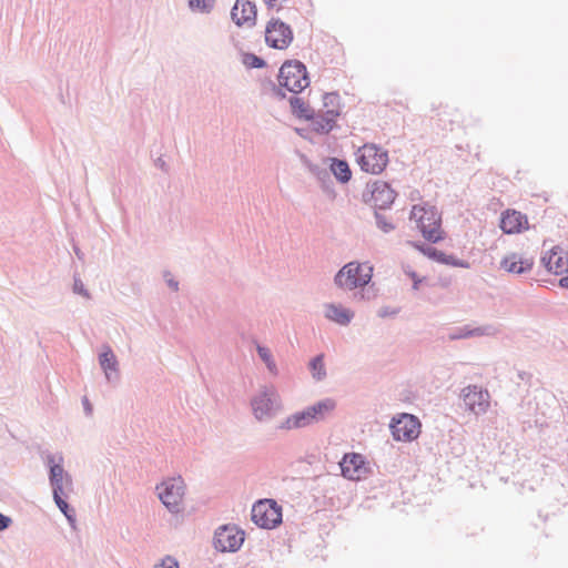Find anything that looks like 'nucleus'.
<instances>
[{"mask_svg": "<svg viewBox=\"0 0 568 568\" xmlns=\"http://www.w3.org/2000/svg\"><path fill=\"white\" fill-rule=\"evenodd\" d=\"M373 267L356 261L346 263L334 276V284L343 291L364 288L372 281Z\"/></svg>", "mask_w": 568, "mask_h": 568, "instance_id": "1", "label": "nucleus"}, {"mask_svg": "<svg viewBox=\"0 0 568 568\" xmlns=\"http://www.w3.org/2000/svg\"><path fill=\"white\" fill-rule=\"evenodd\" d=\"M278 82L288 92H302L311 83L306 65L300 60H286L280 68Z\"/></svg>", "mask_w": 568, "mask_h": 568, "instance_id": "2", "label": "nucleus"}, {"mask_svg": "<svg viewBox=\"0 0 568 568\" xmlns=\"http://www.w3.org/2000/svg\"><path fill=\"white\" fill-rule=\"evenodd\" d=\"M251 519L260 528H276L282 523V507L273 499L257 500L252 507Z\"/></svg>", "mask_w": 568, "mask_h": 568, "instance_id": "3", "label": "nucleus"}, {"mask_svg": "<svg viewBox=\"0 0 568 568\" xmlns=\"http://www.w3.org/2000/svg\"><path fill=\"white\" fill-rule=\"evenodd\" d=\"M357 163L363 171L379 174L387 166L388 153L374 143L365 144L359 150Z\"/></svg>", "mask_w": 568, "mask_h": 568, "instance_id": "4", "label": "nucleus"}, {"mask_svg": "<svg viewBox=\"0 0 568 568\" xmlns=\"http://www.w3.org/2000/svg\"><path fill=\"white\" fill-rule=\"evenodd\" d=\"M184 490L185 485L181 477L170 478L156 486L160 500L172 514L180 513Z\"/></svg>", "mask_w": 568, "mask_h": 568, "instance_id": "5", "label": "nucleus"}, {"mask_svg": "<svg viewBox=\"0 0 568 568\" xmlns=\"http://www.w3.org/2000/svg\"><path fill=\"white\" fill-rule=\"evenodd\" d=\"M396 197V192L384 181L367 183L363 192V201L372 204L375 210H387L392 206Z\"/></svg>", "mask_w": 568, "mask_h": 568, "instance_id": "6", "label": "nucleus"}, {"mask_svg": "<svg viewBox=\"0 0 568 568\" xmlns=\"http://www.w3.org/2000/svg\"><path fill=\"white\" fill-rule=\"evenodd\" d=\"M245 540V532L235 525H223L214 534V547L221 552H236Z\"/></svg>", "mask_w": 568, "mask_h": 568, "instance_id": "7", "label": "nucleus"}, {"mask_svg": "<svg viewBox=\"0 0 568 568\" xmlns=\"http://www.w3.org/2000/svg\"><path fill=\"white\" fill-rule=\"evenodd\" d=\"M292 28L278 18H272L265 28V42L270 48L284 50L293 41Z\"/></svg>", "mask_w": 568, "mask_h": 568, "instance_id": "8", "label": "nucleus"}, {"mask_svg": "<svg viewBox=\"0 0 568 568\" xmlns=\"http://www.w3.org/2000/svg\"><path fill=\"white\" fill-rule=\"evenodd\" d=\"M389 428L395 440L412 442L420 433V422L416 416L404 413L398 418L392 419Z\"/></svg>", "mask_w": 568, "mask_h": 568, "instance_id": "9", "label": "nucleus"}, {"mask_svg": "<svg viewBox=\"0 0 568 568\" xmlns=\"http://www.w3.org/2000/svg\"><path fill=\"white\" fill-rule=\"evenodd\" d=\"M466 408L475 415L485 414L489 407L490 395L487 389L478 385H468L460 394Z\"/></svg>", "mask_w": 568, "mask_h": 568, "instance_id": "10", "label": "nucleus"}, {"mask_svg": "<svg viewBox=\"0 0 568 568\" xmlns=\"http://www.w3.org/2000/svg\"><path fill=\"white\" fill-rule=\"evenodd\" d=\"M63 456L60 453H48L44 463L49 469V481L53 491H63V478L70 480V476L63 468Z\"/></svg>", "mask_w": 568, "mask_h": 568, "instance_id": "11", "label": "nucleus"}, {"mask_svg": "<svg viewBox=\"0 0 568 568\" xmlns=\"http://www.w3.org/2000/svg\"><path fill=\"white\" fill-rule=\"evenodd\" d=\"M257 9L250 0H236L231 9V19L237 26L247 24L253 27L256 23Z\"/></svg>", "mask_w": 568, "mask_h": 568, "instance_id": "12", "label": "nucleus"}, {"mask_svg": "<svg viewBox=\"0 0 568 568\" xmlns=\"http://www.w3.org/2000/svg\"><path fill=\"white\" fill-rule=\"evenodd\" d=\"M275 393L267 388L261 390L251 400L253 414L256 419L263 420L265 417H271L275 407Z\"/></svg>", "mask_w": 568, "mask_h": 568, "instance_id": "13", "label": "nucleus"}, {"mask_svg": "<svg viewBox=\"0 0 568 568\" xmlns=\"http://www.w3.org/2000/svg\"><path fill=\"white\" fill-rule=\"evenodd\" d=\"M499 227L505 234L521 233L528 229V219L525 214L508 209L501 213Z\"/></svg>", "mask_w": 568, "mask_h": 568, "instance_id": "14", "label": "nucleus"}, {"mask_svg": "<svg viewBox=\"0 0 568 568\" xmlns=\"http://www.w3.org/2000/svg\"><path fill=\"white\" fill-rule=\"evenodd\" d=\"M534 258L519 253H510L500 261V267L508 273L521 275L530 272L534 266Z\"/></svg>", "mask_w": 568, "mask_h": 568, "instance_id": "15", "label": "nucleus"}, {"mask_svg": "<svg viewBox=\"0 0 568 568\" xmlns=\"http://www.w3.org/2000/svg\"><path fill=\"white\" fill-rule=\"evenodd\" d=\"M564 250L556 245L549 250L542 257L541 264L549 273L556 275L568 272V256L564 257Z\"/></svg>", "mask_w": 568, "mask_h": 568, "instance_id": "16", "label": "nucleus"}, {"mask_svg": "<svg viewBox=\"0 0 568 568\" xmlns=\"http://www.w3.org/2000/svg\"><path fill=\"white\" fill-rule=\"evenodd\" d=\"M339 115V110L328 109L321 114L314 112L313 118L310 120L313 125V130L320 134L329 133L336 123V119Z\"/></svg>", "mask_w": 568, "mask_h": 568, "instance_id": "17", "label": "nucleus"}, {"mask_svg": "<svg viewBox=\"0 0 568 568\" xmlns=\"http://www.w3.org/2000/svg\"><path fill=\"white\" fill-rule=\"evenodd\" d=\"M364 465L365 458L363 455L357 453L345 455L341 463L342 474L346 478L358 479L361 477Z\"/></svg>", "mask_w": 568, "mask_h": 568, "instance_id": "18", "label": "nucleus"}, {"mask_svg": "<svg viewBox=\"0 0 568 568\" xmlns=\"http://www.w3.org/2000/svg\"><path fill=\"white\" fill-rule=\"evenodd\" d=\"M325 307V317L341 326H347L354 318V312L341 304L327 303Z\"/></svg>", "mask_w": 568, "mask_h": 568, "instance_id": "19", "label": "nucleus"}, {"mask_svg": "<svg viewBox=\"0 0 568 568\" xmlns=\"http://www.w3.org/2000/svg\"><path fill=\"white\" fill-rule=\"evenodd\" d=\"M306 166L308 171L317 179L322 190L328 196H335L334 183L332 174L324 164H315L307 162Z\"/></svg>", "mask_w": 568, "mask_h": 568, "instance_id": "20", "label": "nucleus"}, {"mask_svg": "<svg viewBox=\"0 0 568 568\" xmlns=\"http://www.w3.org/2000/svg\"><path fill=\"white\" fill-rule=\"evenodd\" d=\"M306 166L308 171L317 179L322 190L328 196H335L334 183L332 174L324 164H315L307 162Z\"/></svg>", "mask_w": 568, "mask_h": 568, "instance_id": "21", "label": "nucleus"}, {"mask_svg": "<svg viewBox=\"0 0 568 568\" xmlns=\"http://www.w3.org/2000/svg\"><path fill=\"white\" fill-rule=\"evenodd\" d=\"M99 364L109 382L118 377V359L110 346H104L99 354Z\"/></svg>", "mask_w": 568, "mask_h": 568, "instance_id": "22", "label": "nucleus"}, {"mask_svg": "<svg viewBox=\"0 0 568 568\" xmlns=\"http://www.w3.org/2000/svg\"><path fill=\"white\" fill-rule=\"evenodd\" d=\"M335 408L336 402L333 398H324L306 407L313 424L324 420Z\"/></svg>", "mask_w": 568, "mask_h": 568, "instance_id": "23", "label": "nucleus"}, {"mask_svg": "<svg viewBox=\"0 0 568 568\" xmlns=\"http://www.w3.org/2000/svg\"><path fill=\"white\" fill-rule=\"evenodd\" d=\"M313 425L306 408L290 415L280 426L281 429H298Z\"/></svg>", "mask_w": 568, "mask_h": 568, "instance_id": "24", "label": "nucleus"}, {"mask_svg": "<svg viewBox=\"0 0 568 568\" xmlns=\"http://www.w3.org/2000/svg\"><path fill=\"white\" fill-rule=\"evenodd\" d=\"M329 161L331 164L327 170L331 174H333L339 183H347L352 179V171L347 161L337 158H332Z\"/></svg>", "mask_w": 568, "mask_h": 568, "instance_id": "25", "label": "nucleus"}, {"mask_svg": "<svg viewBox=\"0 0 568 568\" xmlns=\"http://www.w3.org/2000/svg\"><path fill=\"white\" fill-rule=\"evenodd\" d=\"M291 112L294 116L301 120H311L314 115V110L304 102L302 98L293 95L288 99Z\"/></svg>", "mask_w": 568, "mask_h": 568, "instance_id": "26", "label": "nucleus"}, {"mask_svg": "<svg viewBox=\"0 0 568 568\" xmlns=\"http://www.w3.org/2000/svg\"><path fill=\"white\" fill-rule=\"evenodd\" d=\"M308 369L316 382L325 379L327 373L324 364V354H317L308 363Z\"/></svg>", "mask_w": 568, "mask_h": 568, "instance_id": "27", "label": "nucleus"}, {"mask_svg": "<svg viewBox=\"0 0 568 568\" xmlns=\"http://www.w3.org/2000/svg\"><path fill=\"white\" fill-rule=\"evenodd\" d=\"M413 246L416 250H418L423 255H425L426 257H428L432 261H435L439 264L445 262V252H443L432 245H427V244L420 243V242H414Z\"/></svg>", "mask_w": 568, "mask_h": 568, "instance_id": "28", "label": "nucleus"}, {"mask_svg": "<svg viewBox=\"0 0 568 568\" xmlns=\"http://www.w3.org/2000/svg\"><path fill=\"white\" fill-rule=\"evenodd\" d=\"M422 211H423V214L419 216V219L417 221L418 229L423 227V226L430 227L433 225L442 226V217L438 214V211L436 210V207H429L428 210H422Z\"/></svg>", "mask_w": 568, "mask_h": 568, "instance_id": "29", "label": "nucleus"}, {"mask_svg": "<svg viewBox=\"0 0 568 568\" xmlns=\"http://www.w3.org/2000/svg\"><path fill=\"white\" fill-rule=\"evenodd\" d=\"M63 491H53V500L60 511L65 516L68 521L73 525L75 523L74 509L62 498Z\"/></svg>", "mask_w": 568, "mask_h": 568, "instance_id": "30", "label": "nucleus"}, {"mask_svg": "<svg viewBox=\"0 0 568 568\" xmlns=\"http://www.w3.org/2000/svg\"><path fill=\"white\" fill-rule=\"evenodd\" d=\"M419 231L423 237L430 243H438L443 241L445 237L444 231L440 229V226L437 225H433L430 227L423 226L419 227Z\"/></svg>", "mask_w": 568, "mask_h": 568, "instance_id": "31", "label": "nucleus"}, {"mask_svg": "<svg viewBox=\"0 0 568 568\" xmlns=\"http://www.w3.org/2000/svg\"><path fill=\"white\" fill-rule=\"evenodd\" d=\"M256 352H257V355L260 356V358L262 359V362L266 365L270 373H272L274 375L277 374V366H276L275 361L273 359L271 351L267 347L257 344Z\"/></svg>", "mask_w": 568, "mask_h": 568, "instance_id": "32", "label": "nucleus"}, {"mask_svg": "<svg viewBox=\"0 0 568 568\" xmlns=\"http://www.w3.org/2000/svg\"><path fill=\"white\" fill-rule=\"evenodd\" d=\"M242 63L247 69H262L266 67V61L252 52H245L242 54Z\"/></svg>", "mask_w": 568, "mask_h": 568, "instance_id": "33", "label": "nucleus"}, {"mask_svg": "<svg viewBox=\"0 0 568 568\" xmlns=\"http://www.w3.org/2000/svg\"><path fill=\"white\" fill-rule=\"evenodd\" d=\"M189 8L194 12L210 13L215 4V0H187Z\"/></svg>", "mask_w": 568, "mask_h": 568, "instance_id": "34", "label": "nucleus"}, {"mask_svg": "<svg viewBox=\"0 0 568 568\" xmlns=\"http://www.w3.org/2000/svg\"><path fill=\"white\" fill-rule=\"evenodd\" d=\"M498 333V329L493 324H486L483 326L470 325V337H480V336H494Z\"/></svg>", "mask_w": 568, "mask_h": 568, "instance_id": "35", "label": "nucleus"}, {"mask_svg": "<svg viewBox=\"0 0 568 568\" xmlns=\"http://www.w3.org/2000/svg\"><path fill=\"white\" fill-rule=\"evenodd\" d=\"M449 341H457L470 337V325H464L459 327H455L450 331L448 335Z\"/></svg>", "mask_w": 568, "mask_h": 568, "instance_id": "36", "label": "nucleus"}, {"mask_svg": "<svg viewBox=\"0 0 568 568\" xmlns=\"http://www.w3.org/2000/svg\"><path fill=\"white\" fill-rule=\"evenodd\" d=\"M374 216L376 220V226L384 233H389L395 229V225L392 222L387 221L385 215L381 214L378 210H375Z\"/></svg>", "mask_w": 568, "mask_h": 568, "instance_id": "37", "label": "nucleus"}, {"mask_svg": "<svg viewBox=\"0 0 568 568\" xmlns=\"http://www.w3.org/2000/svg\"><path fill=\"white\" fill-rule=\"evenodd\" d=\"M442 264L449 265L453 267H462V268L470 267V263L468 261L458 258L454 254H447V253H445V262H443Z\"/></svg>", "mask_w": 568, "mask_h": 568, "instance_id": "38", "label": "nucleus"}, {"mask_svg": "<svg viewBox=\"0 0 568 568\" xmlns=\"http://www.w3.org/2000/svg\"><path fill=\"white\" fill-rule=\"evenodd\" d=\"M339 100H341V97L337 92H328V93H325L323 97V104L326 108V110H328V109L338 110Z\"/></svg>", "mask_w": 568, "mask_h": 568, "instance_id": "39", "label": "nucleus"}, {"mask_svg": "<svg viewBox=\"0 0 568 568\" xmlns=\"http://www.w3.org/2000/svg\"><path fill=\"white\" fill-rule=\"evenodd\" d=\"M73 292L75 294L82 295L87 298L90 297L89 291L84 287V284L82 283V281L79 277H74Z\"/></svg>", "mask_w": 568, "mask_h": 568, "instance_id": "40", "label": "nucleus"}, {"mask_svg": "<svg viewBox=\"0 0 568 568\" xmlns=\"http://www.w3.org/2000/svg\"><path fill=\"white\" fill-rule=\"evenodd\" d=\"M399 308L390 307V306H383L378 310L377 315L382 318L386 317H394L399 313Z\"/></svg>", "mask_w": 568, "mask_h": 568, "instance_id": "41", "label": "nucleus"}, {"mask_svg": "<svg viewBox=\"0 0 568 568\" xmlns=\"http://www.w3.org/2000/svg\"><path fill=\"white\" fill-rule=\"evenodd\" d=\"M270 85H271V89H272V92H273V95L278 99V100H284L286 98V93L284 91V87H281V84L278 83V85H276L273 81H268Z\"/></svg>", "mask_w": 568, "mask_h": 568, "instance_id": "42", "label": "nucleus"}, {"mask_svg": "<svg viewBox=\"0 0 568 568\" xmlns=\"http://www.w3.org/2000/svg\"><path fill=\"white\" fill-rule=\"evenodd\" d=\"M12 524V518L8 515L0 513V532L8 529Z\"/></svg>", "mask_w": 568, "mask_h": 568, "instance_id": "43", "label": "nucleus"}, {"mask_svg": "<svg viewBox=\"0 0 568 568\" xmlns=\"http://www.w3.org/2000/svg\"><path fill=\"white\" fill-rule=\"evenodd\" d=\"M162 568H179V562L171 556H166L161 564Z\"/></svg>", "mask_w": 568, "mask_h": 568, "instance_id": "44", "label": "nucleus"}, {"mask_svg": "<svg viewBox=\"0 0 568 568\" xmlns=\"http://www.w3.org/2000/svg\"><path fill=\"white\" fill-rule=\"evenodd\" d=\"M169 276H170V272H165L164 273V277H165L168 286L171 290H173V291H178L179 290V282L175 278L169 277Z\"/></svg>", "mask_w": 568, "mask_h": 568, "instance_id": "45", "label": "nucleus"}, {"mask_svg": "<svg viewBox=\"0 0 568 568\" xmlns=\"http://www.w3.org/2000/svg\"><path fill=\"white\" fill-rule=\"evenodd\" d=\"M154 164L156 168L161 169L162 171L168 170L166 163L161 156L154 161Z\"/></svg>", "mask_w": 568, "mask_h": 568, "instance_id": "46", "label": "nucleus"}, {"mask_svg": "<svg viewBox=\"0 0 568 568\" xmlns=\"http://www.w3.org/2000/svg\"><path fill=\"white\" fill-rule=\"evenodd\" d=\"M410 277L413 278V288L418 290L419 283L422 280L417 276L416 272L410 273Z\"/></svg>", "mask_w": 568, "mask_h": 568, "instance_id": "47", "label": "nucleus"}, {"mask_svg": "<svg viewBox=\"0 0 568 568\" xmlns=\"http://www.w3.org/2000/svg\"><path fill=\"white\" fill-rule=\"evenodd\" d=\"M559 286L562 288H568V275L559 280Z\"/></svg>", "mask_w": 568, "mask_h": 568, "instance_id": "48", "label": "nucleus"}, {"mask_svg": "<svg viewBox=\"0 0 568 568\" xmlns=\"http://www.w3.org/2000/svg\"><path fill=\"white\" fill-rule=\"evenodd\" d=\"M83 406L87 414H90L92 410L91 404L89 403L88 398L83 399Z\"/></svg>", "mask_w": 568, "mask_h": 568, "instance_id": "49", "label": "nucleus"}, {"mask_svg": "<svg viewBox=\"0 0 568 568\" xmlns=\"http://www.w3.org/2000/svg\"><path fill=\"white\" fill-rule=\"evenodd\" d=\"M74 253L80 260L83 258V253L78 247H74Z\"/></svg>", "mask_w": 568, "mask_h": 568, "instance_id": "50", "label": "nucleus"}]
</instances>
